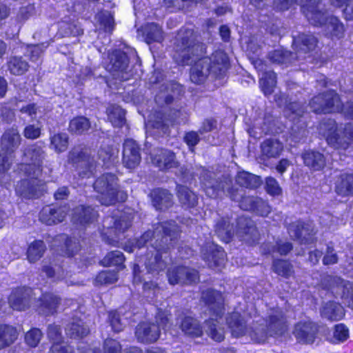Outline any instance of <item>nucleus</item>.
Segmentation results:
<instances>
[{
    "mask_svg": "<svg viewBox=\"0 0 353 353\" xmlns=\"http://www.w3.org/2000/svg\"><path fill=\"white\" fill-rule=\"evenodd\" d=\"M205 53V45L199 42L191 29L181 28L176 37L173 59L181 65H189L190 80L196 84L203 83L211 74L216 78L223 77L229 67L227 54L216 50L210 57H202Z\"/></svg>",
    "mask_w": 353,
    "mask_h": 353,
    "instance_id": "nucleus-1",
    "label": "nucleus"
},
{
    "mask_svg": "<svg viewBox=\"0 0 353 353\" xmlns=\"http://www.w3.org/2000/svg\"><path fill=\"white\" fill-rule=\"evenodd\" d=\"M195 174L199 176L208 196L215 199L226 195L231 200L239 202V207L243 210L263 216L270 213V207L265 201L257 196L246 195L243 189L233 185L230 179L216 180L213 178V173L203 168H199Z\"/></svg>",
    "mask_w": 353,
    "mask_h": 353,
    "instance_id": "nucleus-2",
    "label": "nucleus"
},
{
    "mask_svg": "<svg viewBox=\"0 0 353 353\" xmlns=\"http://www.w3.org/2000/svg\"><path fill=\"white\" fill-rule=\"evenodd\" d=\"M179 232V226L174 221L171 220L158 223L154 225L153 231L148 230L136 240L137 248H143L150 241L155 251V254H152L150 257L148 256L145 262L148 272L158 273L165 269L167 262L162 259V254H165L170 249L172 241L177 238Z\"/></svg>",
    "mask_w": 353,
    "mask_h": 353,
    "instance_id": "nucleus-3",
    "label": "nucleus"
},
{
    "mask_svg": "<svg viewBox=\"0 0 353 353\" xmlns=\"http://www.w3.org/2000/svg\"><path fill=\"white\" fill-rule=\"evenodd\" d=\"M226 321L234 336L240 337L248 335L251 341L259 343H264L268 336H281L286 330L283 316L279 309L274 310L270 315L268 323L265 326L268 330H265L264 326L256 327L254 330H248L243 320L240 319V314L236 312L227 317Z\"/></svg>",
    "mask_w": 353,
    "mask_h": 353,
    "instance_id": "nucleus-4",
    "label": "nucleus"
},
{
    "mask_svg": "<svg viewBox=\"0 0 353 353\" xmlns=\"http://www.w3.org/2000/svg\"><path fill=\"white\" fill-rule=\"evenodd\" d=\"M317 40L312 34H299L293 36V44L296 50L292 53L283 49H277L270 52L268 59L273 63L285 65L286 66L295 61L311 59L313 51L316 47Z\"/></svg>",
    "mask_w": 353,
    "mask_h": 353,
    "instance_id": "nucleus-5",
    "label": "nucleus"
},
{
    "mask_svg": "<svg viewBox=\"0 0 353 353\" xmlns=\"http://www.w3.org/2000/svg\"><path fill=\"white\" fill-rule=\"evenodd\" d=\"M208 305L210 318L205 321V329L207 334L214 341H221L224 339V330L219 324L222 318L223 307V296L216 290L208 288L203 293L202 297Z\"/></svg>",
    "mask_w": 353,
    "mask_h": 353,
    "instance_id": "nucleus-6",
    "label": "nucleus"
},
{
    "mask_svg": "<svg viewBox=\"0 0 353 353\" xmlns=\"http://www.w3.org/2000/svg\"><path fill=\"white\" fill-rule=\"evenodd\" d=\"M118 181L117 176L112 173H105L96 179L93 187L100 194L99 201L102 205H112L127 199L128 194L120 189Z\"/></svg>",
    "mask_w": 353,
    "mask_h": 353,
    "instance_id": "nucleus-7",
    "label": "nucleus"
},
{
    "mask_svg": "<svg viewBox=\"0 0 353 353\" xmlns=\"http://www.w3.org/2000/svg\"><path fill=\"white\" fill-rule=\"evenodd\" d=\"M322 0H274L273 8L279 11L290 9L293 5L301 6L302 12L312 25L322 23L325 16L319 8Z\"/></svg>",
    "mask_w": 353,
    "mask_h": 353,
    "instance_id": "nucleus-8",
    "label": "nucleus"
},
{
    "mask_svg": "<svg viewBox=\"0 0 353 353\" xmlns=\"http://www.w3.org/2000/svg\"><path fill=\"white\" fill-rule=\"evenodd\" d=\"M168 315L167 311L159 310L156 316V321L158 325L148 322L139 324L135 332L137 340L142 343L156 341L160 335V327L165 332L170 330Z\"/></svg>",
    "mask_w": 353,
    "mask_h": 353,
    "instance_id": "nucleus-9",
    "label": "nucleus"
},
{
    "mask_svg": "<svg viewBox=\"0 0 353 353\" xmlns=\"http://www.w3.org/2000/svg\"><path fill=\"white\" fill-rule=\"evenodd\" d=\"M68 162L78 171L82 178L90 177L95 170L96 162L88 150L81 145L74 147L68 154Z\"/></svg>",
    "mask_w": 353,
    "mask_h": 353,
    "instance_id": "nucleus-10",
    "label": "nucleus"
},
{
    "mask_svg": "<svg viewBox=\"0 0 353 353\" xmlns=\"http://www.w3.org/2000/svg\"><path fill=\"white\" fill-rule=\"evenodd\" d=\"M25 164L21 165V170L27 176H39L46 158L43 146L39 142L28 145L23 150Z\"/></svg>",
    "mask_w": 353,
    "mask_h": 353,
    "instance_id": "nucleus-11",
    "label": "nucleus"
},
{
    "mask_svg": "<svg viewBox=\"0 0 353 353\" xmlns=\"http://www.w3.org/2000/svg\"><path fill=\"white\" fill-rule=\"evenodd\" d=\"M109 59L107 70L114 79L127 81L133 75L130 69L128 57L124 52L119 50H114L109 54Z\"/></svg>",
    "mask_w": 353,
    "mask_h": 353,
    "instance_id": "nucleus-12",
    "label": "nucleus"
},
{
    "mask_svg": "<svg viewBox=\"0 0 353 353\" xmlns=\"http://www.w3.org/2000/svg\"><path fill=\"white\" fill-rule=\"evenodd\" d=\"M312 110L318 114H327L339 112L341 109V102L338 94L330 90L314 97L310 101Z\"/></svg>",
    "mask_w": 353,
    "mask_h": 353,
    "instance_id": "nucleus-13",
    "label": "nucleus"
},
{
    "mask_svg": "<svg viewBox=\"0 0 353 353\" xmlns=\"http://www.w3.org/2000/svg\"><path fill=\"white\" fill-rule=\"evenodd\" d=\"M169 283L174 285H196L199 281L198 272L185 266H179L168 271Z\"/></svg>",
    "mask_w": 353,
    "mask_h": 353,
    "instance_id": "nucleus-14",
    "label": "nucleus"
},
{
    "mask_svg": "<svg viewBox=\"0 0 353 353\" xmlns=\"http://www.w3.org/2000/svg\"><path fill=\"white\" fill-rule=\"evenodd\" d=\"M203 259L210 268L221 269L225 263V254L222 248L214 243H207L201 248Z\"/></svg>",
    "mask_w": 353,
    "mask_h": 353,
    "instance_id": "nucleus-15",
    "label": "nucleus"
},
{
    "mask_svg": "<svg viewBox=\"0 0 353 353\" xmlns=\"http://www.w3.org/2000/svg\"><path fill=\"white\" fill-rule=\"evenodd\" d=\"M141 155L139 145L133 139H128L123 144V165L130 170L136 168L141 163Z\"/></svg>",
    "mask_w": 353,
    "mask_h": 353,
    "instance_id": "nucleus-16",
    "label": "nucleus"
},
{
    "mask_svg": "<svg viewBox=\"0 0 353 353\" xmlns=\"http://www.w3.org/2000/svg\"><path fill=\"white\" fill-rule=\"evenodd\" d=\"M183 93V88L179 83L166 81L159 87V92L156 95L155 101L160 105H170Z\"/></svg>",
    "mask_w": 353,
    "mask_h": 353,
    "instance_id": "nucleus-17",
    "label": "nucleus"
},
{
    "mask_svg": "<svg viewBox=\"0 0 353 353\" xmlns=\"http://www.w3.org/2000/svg\"><path fill=\"white\" fill-rule=\"evenodd\" d=\"M318 331L317 325L310 321H300L295 325L293 334L296 340L303 344H312L314 342Z\"/></svg>",
    "mask_w": 353,
    "mask_h": 353,
    "instance_id": "nucleus-18",
    "label": "nucleus"
},
{
    "mask_svg": "<svg viewBox=\"0 0 353 353\" xmlns=\"http://www.w3.org/2000/svg\"><path fill=\"white\" fill-rule=\"evenodd\" d=\"M288 233L294 239L299 240L302 243H309L314 234L312 223L297 221L288 226Z\"/></svg>",
    "mask_w": 353,
    "mask_h": 353,
    "instance_id": "nucleus-19",
    "label": "nucleus"
},
{
    "mask_svg": "<svg viewBox=\"0 0 353 353\" xmlns=\"http://www.w3.org/2000/svg\"><path fill=\"white\" fill-rule=\"evenodd\" d=\"M305 166L314 172L322 171L327 165V157L316 150H306L301 153Z\"/></svg>",
    "mask_w": 353,
    "mask_h": 353,
    "instance_id": "nucleus-20",
    "label": "nucleus"
},
{
    "mask_svg": "<svg viewBox=\"0 0 353 353\" xmlns=\"http://www.w3.org/2000/svg\"><path fill=\"white\" fill-rule=\"evenodd\" d=\"M29 176L30 179H23L18 183L16 192L26 199L38 197L42 190L40 181L37 179L38 176Z\"/></svg>",
    "mask_w": 353,
    "mask_h": 353,
    "instance_id": "nucleus-21",
    "label": "nucleus"
},
{
    "mask_svg": "<svg viewBox=\"0 0 353 353\" xmlns=\"http://www.w3.org/2000/svg\"><path fill=\"white\" fill-rule=\"evenodd\" d=\"M35 294L32 288H25L24 291L16 290L10 296L9 304L13 310H24L30 305L33 299L32 295ZM34 300L36 301V298Z\"/></svg>",
    "mask_w": 353,
    "mask_h": 353,
    "instance_id": "nucleus-22",
    "label": "nucleus"
},
{
    "mask_svg": "<svg viewBox=\"0 0 353 353\" xmlns=\"http://www.w3.org/2000/svg\"><path fill=\"white\" fill-rule=\"evenodd\" d=\"M151 159L160 170H168L178 166L174 153L168 150L157 149L155 153L151 154Z\"/></svg>",
    "mask_w": 353,
    "mask_h": 353,
    "instance_id": "nucleus-23",
    "label": "nucleus"
},
{
    "mask_svg": "<svg viewBox=\"0 0 353 353\" xmlns=\"http://www.w3.org/2000/svg\"><path fill=\"white\" fill-rule=\"evenodd\" d=\"M150 196L156 210H166L173 205V195L166 189L155 188L151 191Z\"/></svg>",
    "mask_w": 353,
    "mask_h": 353,
    "instance_id": "nucleus-24",
    "label": "nucleus"
},
{
    "mask_svg": "<svg viewBox=\"0 0 353 353\" xmlns=\"http://www.w3.org/2000/svg\"><path fill=\"white\" fill-rule=\"evenodd\" d=\"M66 214V211L61 207L48 205L40 212L39 220L46 225H52L62 222Z\"/></svg>",
    "mask_w": 353,
    "mask_h": 353,
    "instance_id": "nucleus-25",
    "label": "nucleus"
},
{
    "mask_svg": "<svg viewBox=\"0 0 353 353\" xmlns=\"http://www.w3.org/2000/svg\"><path fill=\"white\" fill-rule=\"evenodd\" d=\"M98 216V212L90 206L79 205L73 210L72 221L74 224L85 225L93 223Z\"/></svg>",
    "mask_w": 353,
    "mask_h": 353,
    "instance_id": "nucleus-26",
    "label": "nucleus"
},
{
    "mask_svg": "<svg viewBox=\"0 0 353 353\" xmlns=\"http://www.w3.org/2000/svg\"><path fill=\"white\" fill-rule=\"evenodd\" d=\"M59 299L52 294H45L36 301L35 307L40 314L50 315L55 313L59 307Z\"/></svg>",
    "mask_w": 353,
    "mask_h": 353,
    "instance_id": "nucleus-27",
    "label": "nucleus"
},
{
    "mask_svg": "<svg viewBox=\"0 0 353 353\" xmlns=\"http://www.w3.org/2000/svg\"><path fill=\"white\" fill-rule=\"evenodd\" d=\"M239 229L237 231L243 241L252 244L259 240V232L251 220L240 219L238 221Z\"/></svg>",
    "mask_w": 353,
    "mask_h": 353,
    "instance_id": "nucleus-28",
    "label": "nucleus"
},
{
    "mask_svg": "<svg viewBox=\"0 0 353 353\" xmlns=\"http://www.w3.org/2000/svg\"><path fill=\"white\" fill-rule=\"evenodd\" d=\"M21 136L17 129L10 128L1 137V144L2 150L8 154H12L21 143Z\"/></svg>",
    "mask_w": 353,
    "mask_h": 353,
    "instance_id": "nucleus-29",
    "label": "nucleus"
},
{
    "mask_svg": "<svg viewBox=\"0 0 353 353\" xmlns=\"http://www.w3.org/2000/svg\"><path fill=\"white\" fill-rule=\"evenodd\" d=\"M319 9L322 10L325 19L322 23L314 25V26H322L325 25L327 29L331 32V34L336 37H341L344 33V26L339 21L337 17L334 16H328L324 6L322 4V1L319 3Z\"/></svg>",
    "mask_w": 353,
    "mask_h": 353,
    "instance_id": "nucleus-30",
    "label": "nucleus"
},
{
    "mask_svg": "<svg viewBox=\"0 0 353 353\" xmlns=\"http://www.w3.org/2000/svg\"><path fill=\"white\" fill-rule=\"evenodd\" d=\"M345 314L343 307L335 301L325 303L321 309V316L330 321H340Z\"/></svg>",
    "mask_w": 353,
    "mask_h": 353,
    "instance_id": "nucleus-31",
    "label": "nucleus"
},
{
    "mask_svg": "<svg viewBox=\"0 0 353 353\" xmlns=\"http://www.w3.org/2000/svg\"><path fill=\"white\" fill-rule=\"evenodd\" d=\"M262 155L267 159L277 158L283 150V143L276 139H268L261 145Z\"/></svg>",
    "mask_w": 353,
    "mask_h": 353,
    "instance_id": "nucleus-32",
    "label": "nucleus"
},
{
    "mask_svg": "<svg viewBox=\"0 0 353 353\" xmlns=\"http://www.w3.org/2000/svg\"><path fill=\"white\" fill-rule=\"evenodd\" d=\"M214 232L222 241L228 243L234 235V229L228 218H221L214 225Z\"/></svg>",
    "mask_w": 353,
    "mask_h": 353,
    "instance_id": "nucleus-33",
    "label": "nucleus"
},
{
    "mask_svg": "<svg viewBox=\"0 0 353 353\" xmlns=\"http://www.w3.org/2000/svg\"><path fill=\"white\" fill-rule=\"evenodd\" d=\"M335 191L342 196L353 195V174H340L335 182Z\"/></svg>",
    "mask_w": 353,
    "mask_h": 353,
    "instance_id": "nucleus-34",
    "label": "nucleus"
},
{
    "mask_svg": "<svg viewBox=\"0 0 353 353\" xmlns=\"http://www.w3.org/2000/svg\"><path fill=\"white\" fill-rule=\"evenodd\" d=\"M143 36L147 43H161L164 40L162 28L155 23H148L142 28Z\"/></svg>",
    "mask_w": 353,
    "mask_h": 353,
    "instance_id": "nucleus-35",
    "label": "nucleus"
},
{
    "mask_svg": "<svg viewBox=\"0 0 353 353\" xmlns=\"http://www.w3.org/2000/svg\"><path fill=\"white\" fill-rule=\"evenodd\" d=\"M176 194L179 202L185 208H194L198 203V197L196 194L185 185H178Z\"/></svg>",
    "mask_w": 353,
    "mask_h": 353,
    "instance_id": "nucleus-36",
    "label": "nucleus"
},
{
    "mask_svg": "<svg viewBox=\"0 0 353 353\" xmlns=\"http://www.w3.org/2000/svg\"><path fill=\"white\" fill-rule=\"evenodd\" d=\"M7 70L14 76L25 74L30 67L28 61L21 56H12L6 63Z\"/></svg>",
    "mask_w": 353,
    "mask_h": 353,
    "instance_id": "nucleus-37",
    "label": "nucleus"
},
{
    "mask_svg": "<svg viewBox=\"0 0 353 353\" xmlns=\"http://www.w3.org/2000/svg\"><path fill=\"white\" fill-rule=\"evenodd\" d=\"M66 334L73 339L83 338L89 333V329L79 318L73 317L65 327Z\"/></svg>",
    "mask_w": 353,
    "mask_h": 353,
    "instance_id": "nucleus-38",
    "label": "nucleus"
},
{
    "mask_svg": "<svg viewBox=\"0 0 353 353\" xmlns=\"http://www.w3.org/2000/svg\"><path fill=\"white\" fill-rule=\"evenodd\" d=\"M103 225L108 229H115L119 232H124L131 226L130 219L125 216H121L119 219L114 216H107L103 221Z\"/></svg>",
    "mask_w": 353,
    "mask_h": 353,
    "instance_id": "nucleus-39",
    "label": "nucleus"
},
{
    "mask_svg": "<svg viewBox=\"0 0 353 353\" xmlns=\"http://www.w3.org/2000/svg\"><path fill=\"white\" fill-rule=\"evenodd\" d=\"M236 182L241 187L254 189L260 186L261 178L248 172H239L236 176Z\"/></svg>",
    "mask_w": 353,
    "mask_h": 353,
    "instance_id": "nucleus-40",
    "label": "nucleus"
},
{
    "mask_svg": "<svg viewBox=\"0 0 353 353\" xmlns=\"http://www.w3.org/2000/svg\"><path fill=\"white\" fill-rule=\"evenodd\" d=\"M108 118L113 126L120 128L125 124V112L119 105H110L106 110Z\"/></svg>",
    "mask_w": 353,
    "mask_h": 353,
    "instance_id": "nucleus-41",
    "label": "nucleus"
},
{
    "mask_svg": "<svg viewBox=\"0 0 353 353\" xmlns=\"http://www.w3.org/2000/svg\"><path fill=\"white\" fill-rule=\"evenodd\" d=\"M18 333L15 327L0 325V350L10 345L17 339Z\"/></svg>",
    "mask_w": 353,
    "mask_h": 353,
    "instance_id": "nucleus-42",
    "label": "nucleus"
},
{
    "mask_svg": "<svg viewBox=\"0 0 353 353\" xmlns=\"http://www.w3.org/2000/svg\"><path fill=\"white\" fill-rule=\"evenodd\" d=\"M90 125L88 118L83 116L76 117L70 121L68 130L72 134L80 135L87 132Z\"/></svg>",
    "mask_w": 353,
    "mask_h": 353,
    "instance_id": "nucleus-43",
    "label": "nucleus"
},
{
    "mask_svg": "<svg viewBox=\"0 0 353 353\" xmlns=\"http://www.w3.org/2000/svg\"><path fill=\"white\" fill-rule=\"evenodd\" d=\"M276 74L272 70L265 71L260 78V85L265 95L273 92L276 84Z\"/></svg>",
    "mask_w": 353,
    "mask_h": 353,
    "instance_id": "nucleus-44",
    "label": "nucleus"
},
{
    "mask_svg": "<svg viewBox=\"0 0 353 353\" xmlns=\"http://www.w3.org/2000/svg\"><path fill=\"white\" fill-rule=\"evenodd\" d=\"M50 148L57 153L65 152L68 147V135L64 132H59L50 137Z\"/></svg>",
    "mask_w": 353,
    "mask_h": 353,
    "instance_id": "nucleus-45",
    "label": "nucleus"
},
{
    "mask_svg": "<svg viewBox=\"0 0 353 353\" xmlns=\"http://www.w3.org/2000/svg\"><path fill=\"white\" fill-rule=\"evenodd\" d=\"M181 328L185 334L192 336H201L202 333V328L197 321L189 316L182 321Z\"/></svg>",
    "mask_w": 353,
    "mask_h": 353,
    "instance_id": "nucleus-46",
    "label": "nucleus"
},
{
    "mask_svg": "<svg viewBox=\"0 0 353 353\" xmlns=\"http://www.w3.org/2000/svg\"><path fill=\"white\" fill-rule=\"evenodd\" d=\"M125 257L123 254L119 250L108 252L106 256L101 261V265L104 266H116L122 269Z\"/></svg>",
    "mask_w": 353,
    "mask_h": 353,
    "instance_id": "nucleus-47",
    "label": "nucleus"
},
{
    "mask_svg": "<svg viewBox=\"0 0 353 353\" xmlns=\"http://www.w3.org/2000/svg\"><path fill=\"white\" fill-rule=\"evenodd\" d=\"M46 250V245L42 241H34L32 243L27 251L28 259L30 263L39 260Z\"/></svg>",
    "mask_w": 353,
    "mask_h": 353,
    "instance_id": "nucleus-48",
    "label": "nucleus"
},
{
    "mask_svg": "<svg viewBox=\"0 0 353 353\" xmlns=\"http://www.w3.org/2000/svg\"><path fill=\"white\" fill-rule=\"evenodd\" d=\"M292 250V245L290 242L278 241L276 245L265 244L263 245V251L265 254L279 252L281 255H285Z\"/></svg>",
    "mask_w": 353,
    "mask_h": 353,
    "instance_id": "nucleus-49",
    "label": "nucleus"
},
{
    "mask_svg": "<svg viewBox=\"0 0 353 353\" xmlns=\"http://www.w3.org/2000/svg\"><path fill=\"white\" fill-rule=\"evenodd\" d=\"M349 338V329L343 323H339L334 326L333 337L330 341L337 344L345 341Z\"/></svg>",
    "mask_w": 353,
    "mask_h": 353,
    "instance_id": "nucleus-50",
    "label": "nucleus"
},
{
    "mask_svg": "<svg viewBox=\"0 0 353 353\" xmlns=\"http://www.w3.org/2000/svg\"><path fill=\"white\" fill-rule=\"evenodd\" d=\"M320 276L321 284L323 287H347L349 284L347 281L337 276L324 274Z\"/></svg>",
    "mask_w": 353,
    "mask_h": 353,
    "instance_id": "nucleus-51",
    "label": "nucleus"
},
{
    "mask_svg": "<svg viewBox=\"0 0 353 353\" xmlns=\"http://www.w3.org/2000/svg\"><path fill=\"white\" fill-rule=\"evenodd\" d=\"M99 159L103 163L102 165L106 168L112 165L117 157L114 155L112 149L110 147H104L98 151Z\"/></svg>",
    "mask_w": 353,
    "mask_h": 353,
    "instance_id": "nucleus-52",
    "label": "nucleus"
},
{
    "mask_svg": "<svg viewBox=\"0 0 353 353\" xmlns=\"http://www.w3.org/2000/svg\"><path fill=\"white\" fill-rule=\"evenodd\" d=\"M118 279L117 274L114 271H102L95 278V285H111Z\"/></svg>",
    "mask_w": 353,
    "mask_h": 353,
    "instance_id": "nucleus-53",
    "label": "nucleus"
},
{
    "mask_svg": "<svg viewBox=\"0 0 353 353\" xmlns=\"http://www.w3.org/2000/svg\"><path fill=\"white\" fill-rule=\"evenodd\" d=\"M273 270L279 275L285 277L290 276L292 272V265L287 261L276 260L273 263Z\"/></svg>",
    "mask_w": 353,
    "mask_h": 353,
    "instance_id": "nucleus-54",
    "label": "nucleus"
},
{
    "mask_svg": "<svg viewBox=\"0 0 353 353\" xmlns=\"http://www.w3.org/2000/svg\"><path fill=\"white\" fill-rule=\"evenodd\" d=\"M43 334L39 329L32 328L25 335L26 343L30 347H34L40 342Z\"/></svg>",
    "mask_w": 353,
    "mask_h": 353,
    "instance_id": "nucleus-55",
    "label": "nucleus"
},
{
    "mask_svg": "<svg viewBox=\"0 0 353 353\" xmlns=\"http://www.w3.org/2000/svg\"><path fill=\"white\" fill-rule=\"evenodd\" d=\"M201 135L198 131H188L186 132L183 137V141L188 146L191 152H194L195 146L200 142Z\"/></svg>",
    "mask_w": 353,
    "mask_h": 353,
    "instance_id": "nucleus-56",
    "label": "nucleus"
},
{
    "mask_svg": "<svg viewBox=\"0 0 353 353\" xmlns=\"http://www.w3.org/2000/svg\"><path fill=\"white\" fill-rule=\"evenodd\" d=\"M305 112V107L299 102H292L288 105L286 108L287 116L294 119L296 117H301Z\"/></svg>",
    "mask_w": 353,
    "mask_h": 353,
    "instance_id": "nucleus-57",
    "label": "nucleus"
},
{
    "mask_svg": "<svg viewBox=\"0 0 353 353\" xmlns=\"http://www.w3.org/2000/svg\"><path fill=\"white\" fill-rule=\"evenodd\" d=\"M344 305L353 310V288H336Z\"/></svg>",
    "mask_w": 353,
    "mask_h": 353,
    "instance_id": "nucleus-58",
    "label": "nucleus"
},
{
    "mask_svg": "<svg viewBox=\"0 0 353 353\" xmlns=\"http://www.w3.org/2000/svg\"><path fill=\"white\" fill-rule=\"evenodd\" d=\"M41 125L37 124H29L23 130V134L28 139H36L41 135Z\"/></svg>",
    "mask_w": 353,
    "mask_h": 353,
    "instance_id": "nucleus-59",
    "label": "nucleus"
},
{
    "mask_svg": "<svg viewBox=\"0 0 353 353\" xmlns=\"http://www.w3.org/2000/svg\"><path fill=\"white\" fill-rule=\"evenodd\" d=\"M265 189L271 195H279L281 193V188L277 181L271 176L266 178Z\"/></svg>",
    "mask_w": 353,
    "mask_h": 353,
    "instance_id": "nucleus-60",
    "label": "nucleus"
},
{
    "mask_svg": "<svg viewBox=\"0 0 353 353\" xmlns=\"http://www.w3.org/2000/svg\"><path fill=\"white\" fill-rule=\"evenodd\" d=\"M101 24L103 26L105 32H112L114 27L113 16L110 12L105 11L101 17Z\"/></svg>",
    "mask_w": 353,
    "mask_h": 353,
    "instance_id": "nucleus-61",
    "label": "nucleus"
},
{
    "mask_svg": "<svg viewBox=\"0 0 353 353\" xmlns=\"http://www.w3.org/2000/svg\"><path fill=\"white\" fill-rule=\"evenodd\" d=\"M48 337L50 341L54 342L63 341L62 340L61 328L56 325H50L48 328Z\"/></svg>",
    "mask_w": 353,
    "mask_h": 353,
    "instance_id": "nucleus-62",
    "label": "nucleus"
},
{
    "mask_svg": "<svg viewBox=\"0 0 353 353\" xmlns=\"http://www.w3.org/2000/svg\"><path fill=\"white\" fill-rule=\"evenodd\" d=\"M49 353H73V349L64 341L54 342Z\"/></svg>",
    "mask_w": 353,
    "mask_h": 353,
    "instance_id": "nucleus-63",
    "label": "nucleus"
},
{
    "mask_svg": "<svg viewBox=\"0 0 353 353\" xmlns=\"http://www.w3.org/2000/svg\"><path fill=\"white\" fill-rule=\"evenodd\" d=\"M121 345L119 343L112 339H107L104 341L103 353H119Z\"/></svg>",
    "mask_w": 353,
    "mask_h": 353,
    "instance_id": "nucleus-64",
    "label": "nucleus"
}]
</instances>
